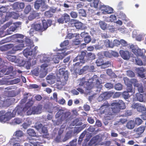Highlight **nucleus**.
Instances as JSON below:
<instances>
[{"mask_svg": "<svg viewBox=\"0 0 146 146\" xmlns=\"http://www.w3.org/2000/svg\"><path fill=\"white\" fill-rule=\"evenodd\" d=\"M104 60L101 58H99L97 59L96 62L97 65L98 66H102L104 64Z\"/></svg>", "mask_w": 146, "mask_h": 146, "instance_id": "obj_44", "label": "nucleus"}, {"mask_svg": "<svg viewBox=\"0 0 146 146\" xmlns=\"http://www.w3.org/2000/svg\"><path fill=\"white\" fill-rule=\"evenodd\" d=\"M104 43L106 46L108 47H113L111 46V45L112 44V42H110L108 39H106L105 40Z\"/></svg>", "mask_w": 146, "mask_h": 146, "instance_id": "obj_54", "label": "nucleus"}, {"mask_svg": "<svg viewBox=\"0 0 146 146\" xmlns=\"http://www.w3.org/2000/svg\"><path fill=\"white\" fill-rule=\"evenodd\" d=\"M99 139V136L96 135L92 137L89 142V145H92L94 144H96L98 142Z\"/></svg>", "mask_w": 146, "mask_h": 146, "instance_id": "obj_23", "label": "nucleus"}, {"mask_svg": "<svg viewBox=\"0 0 146 146\" xmlns=\"http://www.w3.org/2000/svg\"><path fill=\"white\" fill-rule=\"evenodd\" d=\"M42 108V105L38 104L36 106H34L32 108H30L27 111V115H31L32 114H38L41 112Z\"/></svg>", "mask_w": 146, "mask_h": 146, "instance_id": "obj_6", "label": "nucleus"}, {"mask_svg": "<svg viewBox=\"0 0 146 146\" xmlns=\"http://www.w3.org/2000/svg\"><path fill=\"white\" fill-rule=\"evenodd\" d=\"M124 82L125 84L127 86V90L129 92H133V86L130 82V80L127 78L124 79Z\"/></svg>", "mask_w": 146, "mask_h": 146, "instance_id": "obj_14", "label": "nucleus"}, {"mask_svg": "<svg viewBox=\"0 0 146 146\" xmlns=\"http://www.w3.org/2000/svg\"><path fill=\"white\" fill-rule=\"evenodd\" d=\"M31 6L30 5H27L25 8L24 12L25 14H28L30 12L31 10Z\"/></svg>", "mask_w": 146, "mask_h": 146, "instance_id": "obj_48", "label": "nucleus"}, {"mask_svg": "<svg viewBox=\"0 0 146 146\" xmlns=\"http://www.w3.org/2000/svg\"><path fill=\"white\" fill-rule=\"evenodd\" d=\"M5 111L4 110L0 111V121L1 122H5Z\"/></svg>", "mask_w": 146, "mask_h": 146, "instance_id": "obj_32", "label": "nucleus"}, {"mask_svg": "<svg viewBox=\"0 0 146 146\" xmlns=\"http://www.w3.org/2000/svg\"><path fill=\"white\" fill-rule=\"evenodd\" d=\"M114 93V92L112 91L104 92L99 96L98 100L99 102H101L104 100L108 99L113 95Z\"/></svg>", "mask_w": 146, "mask_h": 146, "instance_id": "obj_7", "label": "nucleus"}, {"mask_svg": "<svg viewBox=\"0 0 146 146\" xmlns=\"http://www.w3.org/2000/svg\"><path fill=\"white\" fill-rule=\"evenodd\" d=\"M16 42L20 43V44L13 46H12V45H11V47H12V49L9 51L11 53L15 54L16 51L22 50V48L25 47L24 44L23 43V40L17 39Z\"/></svg>", "mask_w": 146, "mask_h": 146, "instance_id": "obj_8", "label": "nucleus"}, {"mask_svg": "<svg viewBox=\"0 0 146 146\" xmlns=\"http://www.w3.org/2000/svg\"><path fill=\"white\" fill-rule=\"evenodd\" d=\"M136 96L138 101L142 102L144 100V96L143 94L139 93H137L136 94Z\"/></svg>", "mask_w": 146, "mask_h": 146, "instance_id": "obj_37", "label": "nucleus"}, {"mask_svg": "<svg viewBox=\"0 0 146 146\" xmlns=\"http://www.w3.org/2000/svg\"><path fill=\"white\" fill-rule=\"evenodd\" d=\"M33 101L32 98L31 99L29 100V101L26 104L25 106L23 108V110L25 111H26L27 110L28 111L30 108H31L30 107L33 106Z\"/></svg>", "mask_w": 146, "mask_h": 146, "instance_id": "obj_22", "label": "nucleus"}, {"mask_svg": "<svg viewBox=\"0 0 146 146\" xmlns=\"http://www.w3.org/2000/svg\"><path fill=\"white\" fill-rule=\"evenodd\" d=\"M134 122L135 125H139L141 124L143 122V121L140 118L137 117L135 119Z\"/></svg>", "mask_w": 146, "mask_h": 146, "instance_id": "obj_42", "label": "nucleus"}, {"mask_svg": "<svg viewBox=\"0 0 146 146\" xmlns=\"http://www.w3.org/2000/svg\"><path fill=\"white\" fill-rule=\"evenodd\" d=\"M80 41L78 38H76L73 41L72 44L74 45H78L80 44Z\"/></svg>", "mask_w": 146, "mask_h": 146, "instance_id": "obj_59", "label": "nucleus"}, {"mask_svg": "<svg viewBox=\"0 0 146 146\" xmlns=\"http://www.w3.org/2000/svg\"><path fill=\"white\" fill-rule=\"evenodd\" d=\"M92 39L91 38V37L90 36L88 35L87 36H86V37L84 38V41L85 42L87 43H88L89 42H90L91 40Z\"/></svg>", "mask_w": 146, "mask_h": 146, "instance_id": "obj_50", "label": "nucleus"}, {"mask_svg": "<svg viewBox=\"0 0 146 146\" xmlns=\"http://www.w3.org/2000/svg\"><path fill=\"white\" fill-rule=\"evenodd\" d=\"M114 88L117 90H121L122 89L123 86L121 84L118 83L115 85Z\"/></svg>", "mask_w": 146, "mask_h": 146, "instance_id": "obj_45", "label": "nucleus"}, {"mask_svg": "<svg viewBox=\"0 0 146 146\" xmlns=\"http://www.w3.org/2000/svg\"><path fill=\"white\" fill-rule=\"evenodd\" d=\"M56 11L55 9L51 8L48 11H47L45 12L44 15L47 17H51Z\"/></svg>", "mask_w": 146, "mask_h": 146, "instance_id": "obj_20", "label": "nucleus"}, {"mask_svg": "<svg viewBox=\"0 0 146 146\" xmlns=\"http://www.w3.org/2000/svg\"><path fill=\"white\" fill-rule=\"evenodd\" d=\"M2 69L0 71V78L2 77L4 75H8V74H5L6 71L7 70V67L5 66H3Z\"/></svg>", "mask_w": 146, "mask_h": 146, "instance_id": "obj_38", "label": "nucleus"}, {"mask_svg": "<svg viewBox=\"0 0 146 146\" xmlns=\"http://www.w3.org/2000/svg\"><path fill=\"white\" fill-rule=\"evenodd\" d=\"M34 29L36 31L40 32H42L43 31L42 25L41 23L36 24L34 25Z\"/></svg>", "mask_w": 146, "mask_h": 146, "instance_id": "obj_29", "label": "nucleus"}, {"mask_svg": "<svg viewBox=\"0 0 146 146\" xmlns=\"http://www.w3.org/2000/svg\"><path fill=\"white\" fill-rule=\"evenodd\" d=\"M99 24L101 28L103 30H105L107 28V24L104 22L100 21L99 22Z\"/></svg>", "mask_w": 146, "mask_h": 146, "instance_id": "obj_40", "label": "nucleus"}, {"mask_svg": "<svg viewBox=\"0 0 146 146\" xmlns=\"http://www.w3.org/2000/svg\"><path fill=\"white\" fill-rule=\"evenodd\" d=\"M63 20L65 23H67L70 20V17L69 15L66 13H64L62 15Z\"/></svg>", "mask_w": 146, "mask_h": 146, "instance_id": "obj_36", "label": "nucleus"}, {"mask_svg": "<svg viewBox=\"0 0 146 146\" xmlns=\"http://www.w3.org/2000/svg\"><path fill=\"white\" fill-rule=\"evenodd\" d=\"M145 129V127L144 126H141L135 129V131L136 134L138 135V136H139L143 132Z\"/></svg>", "mask_w": 146, "mask_h": 146, "instance_id": "obj_27", "label": "nucleus"}, {"mask_svg": "<svg viewBox=\"0 0 146 146\" xmlns=\"http://www.w3.org/2000/svg\"><path fill=\"white\" fill-rule=\"evenodd\" d=\"M27 134L30 136L35 137L36 136V132L33 129H29L27 130Z\"/></svg>", "mask_w": 146, "mask_h": 146, "instance_id": "obj_34", "label": "nucleus"}, {"mask_svg": "<svg viewBox=\"0 0 146 146\" xmlns=\"http://www.w3.org/2000/svg\"><path fill=\"white\" fill-rule=\"evenodd\" d=\"M99 9L104 10L103 13L104 14H111L113 13V9L111 7H107L104 5L100 6Z\"/></svg>", "mask_w": 146, "mask_h": 146, "instance_id": "obj_12", "label": "nucleus"}, {"mask_svg": "<svg viewBox=\"0 0 146 146\" xmlns=\"http://www.w3.org/2000/svg\"><path fill=\"white\" fill-rule=\"evenodd\" d=\"M80 15V16L85 17L86 16V11L83 9H80L79 12Z\"/></svg>", "mask_w": 146, "mask_h": 146, "instance_id": "obj_57", "label": "nucleus"}, {"mask_svg": "<svg viewBox=\"0 0 146 146\" xmlns=\"http://www.w3.org/2000/svg\"><path fill=\"white\" fill-rule=\"evenodd\" d=\"M74 26L77 29H82L83 24L81 22H78L74 23Z\"/></svg>", "mask_w": 146, "mask_h": 146, "instance_id": "obj_39", "label": "nucleus"}, {"mask_svg": "<svg viewBox=\"0 0 146 146\" xmlns=\"http://www.w3.org/2000/svg\"><path fill=\"white\" fill-rule=\"evenodd\" d=\"M24 55L26 57L28 56H31L33 53V51H32L31 47L29 48H27L23 51Z\"/></svg>", "mask_w": 146, "mask_h": 146, "instance_id": "obj_24", "label": "nucleus"}, {"mask_svg": "<svg viewBox=\"0 0 146 146\" xmlns=\"http://www.w3.org/2000/svg\"><path fill=\"white\" fill-rule=\"evenodd\" d=\"M129 92H128L127 91H125L123 92L122 93V96L125 99H127L129 98L130 96L129 94Z\"/></svg>", "mask_w": 146, "mask_h": 146, "instance_id": "obj_49", "label": "nucleus"}, {"mask_svg": "<svg viewBox=\"0 0 146 146\" xmlns=\"http://www.w3.org/2000/svg\"><path fill=\"white\" fill-rule=\"evenodd\" d=\"M110 21L111 22H114L116 20V17L114 15H112L110 16Z\"/></svg>", "mask_w": 146, "mask_h": 146, "instance_id": "obj_61", "label": "nucleus"}, {"mask_svg": "<svg viewBox=\"0 0 146 146\" xmlns=\"http://www.w3.org/2000/svg\"><path fill=\"white\" fill-rule=\"evenodd\" d=\"M68 72L67 71H65V68H60L57 74V77L59 78L61 84L64 85L66 84L68 78Z\"/></svg>", "mask_w": 146, "mask_h": 146, "instance_id": "obj_5", "label": "nucleus"}, {"mask_svg": "<svg viewBox=\"0 0 146 146\" xmlns=\"http://www.w3.org/2000/svg\"><path fill=\"white\" fill-rule=\"evenodd\" d=\"M27 140L34 146H36L38 144V142L36 141V140L32 138L31 137H27Z\"/></svg>", "mask_w": 146, "mask_h": 146, "instance_id": "obj_28", "label": "nucleus"}, {"mask_svg": "<svg viewBox=\"0 0 146 146\" xmlns=\"http://www.w3.org/2000/svg\"><path fill=\"white\" fill-rule=\"evenodd\" d=\"M111 108H110V104L106 101L99 109L100 113L101 115H105V117H110L114 114L119 113L121 109L125 108L124 102L122 100H119L118 102H113L111 104Z\"/></svg>", "mask_w": 146, "mask_h": 146, "instance_id": "obj_2", "label": "nucleus"}, {"mask_svg": "<svg viewBox=\"0 0 146 146\" xmlns=\"http://www.w3.org/2000/svg\"><path fill=\"white\" fill-rule=\"evenodd\" d=\"M12 123L14 124H19L22 123V119L19 118H16L13 120Z\"/></svg>", "mask_w": 146, "mask_h": 146, "instance_id": "obj_46", "label": "nucleus"}, {"mask_svg": "<svg viewBox=\"0 0 146 146\" xmlns=\"http://www.w3.org/2000/svg\"><path fill=\"white\" fill-rule=\"evenodd\" d=\"M21 63H20V65L21 66H24L25 65V67L27 69H29L31 66V63L29 61H25L24 60L20 61Z\"/></svg>", "mask_w": 146, "mask_h": 146, "instance_id": "obj_19", "label": "nucleus"}, {"mask_svg": "<svg viewBox=\"0 0 146 146\" xmlns=\"http://www.w3.org/2000/svg\"><path fill=\"white\" fill-rule=\"evenodd\" d=\"M132 107L134 109H136L137 110L143 113H146V108L145 106H142L141 104L136 103L132 105Z\"/></svg>", "mask_w": 146, "mask_h": 146, "instance_id": "obj_10", "label": "nucleus"}, {"mask_svg": "<svg viewBox=\"0 0 146 146\" xmlns=\"http://www.w3.org/2000/svg\"><path fill=\"white\" fill-rule=\"evenodd\" d=\"M12 114L11 112H8L7 113H5V120L6 121L8 120L9 119L11 118L12 117Z\"/></svg>", "mask_w": 146, "mask_h": 146, "instance_id": "obj_51", "label": "nucleus"}, {"mask_svg": "<svg viewBox=\"0 0 146 146\" xmlns=\"http://www.w3.org/2000/svg\"><path fill=\"white\" fill-rule=\"evenodd\" d=\"M12 7L14 9L19 11L20 9H23L25 7V4L23 2H16L13 4Z\"/></svg>", "mask_w": 146, "mask_h": 146, "instance_id": "obj_13", "label": "nucleus"}, {"mask_svg": "<svg viewBox=\"0 0 146 146\" xmlns=\"http://www.w3.org/2000/svg\"><path fill=\"white\" fill-rule=\"evenodd\" d=\"M11 44H8L3 45L0 47V50L2 51L7 50L11 48Z\"/></svg>", "mask_w": 146, "mask_h": 146, "instance_id": "obj_35", "label": "nucleus"}, {"mask_svg": "<svg viewBox=\"0 0 146 146\" xmlns=\"http://www.w3.org/2000/svg\"><path fill=\"white\" fill-rule=\"evenodd\" d=\"M77 139H74L70 142V146H76Z\"/></svg>", "mask_w": 146, "mask_h": 146, "instance_id": "obj_58", "label": "nucleus"}, {"mask_svg": "<svg viewBox=\"0 0 146 146\" xmlns=\"http://www.w3.org/2000/svg\"><path fill=\"white\" fill-rule=\"evenodd\" d=\"M133 61L135 60L137 64L139 66H142L143 65H145L146 64V56L145 57V58H144L143 61L144 62L143 64L142 61L141 60L138 58H136L135 57H133Z\"/></svg>", "mask_w": 146, "mask_h": 146, "instance_id": "obj_18", "label": "nucleus"}, {"mask_svg": "<svg viewBox=\"0 0 146 146\" xmlns=\"http://www.w3.org/2000/svg\"><path fill=\"white\" fill-rule=\"evenodd\" d=\"M69 44V41L68 40H66L62 43L60 44L61 47H63L67 46Z\"/></svg>", "mask_w": 146, "mask_h": 146, "instance_id": "obj_64", "label": "nucleus"}, {"mask_svg": "<svg viewBox=\"0 0 146 146\" xmlns=\"http://www.w3.org/2000/svg\"><path fill=\"white\" fill-rule=\"evenodd\" d=\"M85 80V77L79 80V86L77 88V90L81 94L84 93V91L87 92L88 90H90L94 87L100 89L102 88V80L96 75H94L88 81Z\"/></svg>", "mask_w": 146, "mask_h": 146, "instance_id": "obj_1", "label": "nucleus"}, {"mask_svg": "<svg viewBox=\"0 0 146 146\" xmlns=\"http://www.w3.org/2000/svg\"><path fill=\"white\" fill-rule=\"evenodd\" d=\"M74 135L72 131H69L67 132L64 138L62 139V141L63 142H65L69 139L71 138Z\"/></svg>", "mask_w": 146, "mask_h": 146, "instance_id": "obj_25", "label": "nucleus"}, {"mask_svg": "<svg viewBox=\"0 0 146 146\" xmlns=\"http://www.w3.org/2000/svg\"><path fill=\"white\" fill-rule=\"evenodd\" d=\"M24 134L23 132L20 130L16 131L13 134V136H15L16 137L12 138L11 139V142L12 141H15L16 140L17 141V142L20 141L21 140L19 139V138L23 136Z\"/></svg>", "mask_w": 146, "mask_h": 146, "instance_id": "obj_11", "label": "nucleus"}, {"mask_svg": "<svg viewBox=\"0 0 146 146\" xmlns=\"http://www.w3.org/2000/svg\"><path fill=\"white\" fill-rule=\"evenodd\" d=\"M111 65V62L109 61H107L104 62V64L102 65V67L104 68H106L109 67Z\"/></svg>", "mask_w": 146, "mask_h": 146, "instance_id": "obj_56", "label": "nucleus"}, {"mask_svg": "<svg viewBox=\"0 0 146 146\" xmlns=\"http://www.w3.org/2000/svg\"><path fill=\"white\" fill-rule=\"evenodd\" d=\"M127 76L130 77H134L135 76L134 73L131 70H129L127 71Z\"/></svg>", "mask_w": 146, "mask_h": 146, "instance_id": "obj_53", "label": "nucleus"}, {"mask_svg": "<svg viewBox=\"0 0 146 146\" xmlns=\"http://www.w3.org/2000/svg\"><path fill=\"white\" fill-rule=\"evenodd\" d=\"M96 55L92 52L88 53L85 57L86 62L93 60L95 58Z\"/></svg>", "mask_w": 146, "mask_h": 146, "instance_id": "obj_21", "label": "nucleus"}, {"mask_svg": "<svg viewBox=\"0 0 146 146\" xmlns=\"http://www.w3.org/2000/svg\"><path fill=\"white\" fill-rule=\"evenodd\" d=\"M99 0H94L93 2V6L95 8H98V6L99 4ZM102 6L101 5H100ZM100 5L99 6V7H100Z\"/></svg>", "mask_w": 146, "mask_h": 146, "instance_id": "obj_55", "label": "nucleus"}, {"mask_svg": "<svg viewBox=\"0 0 146 146\" xmlns=\"http://www.w3.org/2000/svg\"><path fill=\"white\" fill-rule=\"evenodd\" d=\"M135 125L134 121L130 120L127 123L126 126L128 129H131L134 128Z\"/></svg>", "mask_w": 146, "mask_h": 146, "instance_id": "obj_31", "label": "nucleus"}, {"mask_svg": "<svg viewBox=\"0 0 146 146\" xmlns=\"http://www.w3.org/2000/svg\"><path fill=\"white\" fill-rule=\"evenodd\" d=\"M13 70V67L12 66H10L8 68V71L6 72L5 74H10L12 72Z\"/></svg>", "mask_w": 146, "mask_h": 146, "instance_id": "obj_63", "label": "nucleus"}, {"mask_svg": "<svg viewBox=\"0 0 146 146\" xmlns=\"http://www.w3.org/2000/svg\"><path fill=\"white\" fill-rule=\"evenodd\" d=\"M136 70L137 73L140 77L143 78L145 77V75L143 72L145 71V70L143 67L137 68Z\"/></svg>", "mask_w": 146, "mask_h": 146, "instance_id": "obj_26", "label": "nucleus"}, {"mask_svg": "<svg viewBox=\"0 0 146 146\" xmlns=\"http://www.w3.org/2000/svg\"><path fill=\"white\" fill-rule=\"evenodd\" d=\"M119 53L122 58L124 59L128 60L129 59L130 55L128 51L121 50L120 51Z\"/></svg>", "mask_w": 146, "mask_h": 146, "instance_id": "obj_15", "label": "nucleus"}, {"mask_svg": "<svg viewBox=\"0 0 146 146\" xmlns=\"http://www.w3.org/2000/svg\"><path fill=\"white\" fill-rule=\"evenodd\" d=\"M120 44L123 46H125L128 45L127 42L123 39L120 40Z\"/></svg>", "mask_w": 146, "mask_h": 146, "instance_id": "obj_62", "label": "nucleus"}, {"mask_svg": "<svg viewBox=\"0 0 146 146\" xmlns=\"http://www.w3.org/2000/svg\"><path fill=\"white\" fill-rule=\"evenodd\" d=\"M89 66H84L83 68L81 69L79 72V74H81L86 71H89Z\"/></svg>", "mask_w": 146, "mask_h": 146, "instance_id": "obj_47", "label": "nucleus"}, {"mask_svg": "<svg viewBox=\"0 0 146 146\" xmlns=\"http://www.w3.org/2000/svg\"><path fill=\"white\" fill-rule=\"evenodd\" d=\"M71 113L69 111H67L64 112L62 110H59L57 112L55 115V117L56 118H59L60 116V121L58 123V122L57 121L56 122L57 124L59 125L62 123V121H65L66 122H68L70 121L72 119L71 116Z\"/></svg>", "mask_w": 146, "mask_h": 146, "instance_id": "obj_3", "label": "nucleus"}, {"mask_svg": "<svg viewBox=\"0 0 146 146\" xmlns=\"http://www.w3.org/2000/svg\"><path fill=\"white\" fill-rule=\"evenodd\" d=\"M86 126V125L84 124L82 126L79 127H75L73 131V135H77Z\"/></svg>", "mask_w": 146, "mask_h": 146, "instance_id": "obj_17", "label": "nucleus"}, {"mask_svg": "<svg viewBox=\"0 0 146 146\" xmlns=\"http://www.w3.org/2000/svg\"><path fill=\"white\" fill-rule=\"evenodd\" d=\"M8 9L7 7H2L0 10L1 13L0 14V17H1L0 21L1 22H4L8 21L14 14V13L7 12Z\"/></svg>", "mask_w": 146, "mask_h": 146, "instance_id": "obj_4", "label": "nucleus"}, {"mask_svg": "<svg viewBox=\"0 0 146 146\" xmlns=\"http://www.w3.org/2000/svg\"><path fill=\"white\" fill-rule=\"evenodd\" d=\"M105 86L106 88L110 89L113 88V84L110 83H107L105 84Z\"/></svg>", "mask_w": 146, "mask_h": 146, "instance_id": "obj_52", "label": "nucleus"}, {"mask_svg": "<svg viewBox=\"0 0 146 146\" xmlns=\"http://www.w3.org/2000/svg\"><path fill=\"white\" fill-rule=\"evenodd\" d=\"M130 81L131 84H133L135 87H139V85L138 81L136 79H132Z\"/></svg>", "mask_w": 146, "mask_h": 146, "instance_id": "obj_43", "label": "nucleus"}, {"mask_svg": "<svg viewBox=\"0 0 146 146\" xmlns=\"http://www.w3.org/2000/svg\"><path fill=\"white\" fill-rule=\"evenodd\" d=\"M72 125L73 126H77L80 125V120L78 118L75 119L72 122Z\"/></svg>", "mask_w": 146, "mask_h": 146, "instance_id": "obj_41", "label": "nucleus"}, {"mask_svg": "<svg viewBox=\"0 0 146 146\" xmlns=\"http://www.w3.org/2000/svg\"><path fill=\"white\" fill-rule=\"evenodd\" d=\"M51 22L50 21H46V20H43L42 21V24L43 31L45 30L48 27V26H50V24L49 23V22Z\"/></svg>", "mask_w": 146, "mask_h": 146, "instance_id": "obj_33", "label": "nucleus"}, {"mask_svg": "<svg viewBox=\"0 0 146 146\" xmlns=\"http://www.w3.org/2000/svg\"><path fill=\"white\" fill-rule=\"evenodd\" d=\"M10 52V51H9L6 52V58L9 61L12 62H15L16 59V56L11 55V54H13L10 53L11 52Z\"/></svg>", "mask_w": 146, "mask_h": 146, "instance_id": "obj_16", "label": "nucleus"}, {"mask_svg": "<svg viewBox=\"0 0 146 146\" xmlns=\"http://www.w3.org/2000/svg\"><path fill=\"white\" fill-rule=\"evenodd\" d=\"M86 55V52L82 51L81 52L80 54L78 55L73 60L74 62H76L80 60L82 64H84L86 62L85 57Z\"/></svg>", "mask_w": 146, "mask_h": 146, "instance_id": "obj_9", "label": "nucleus"}, {"mask_svg": "<svg viewBox=\"0 0 146 146\" xmlns=\"http://www.w3.org/2000/svg\"><path fill=\"white\" fill-rule=\"evenodd\" d=\"M132 113L131 110H127L124 113V115L126 117L131 115Z\"/></svg>", "mask_w": 146, "mask_h": 146, "instance_id": "obj_60", "label": "nucleus"}, {"mask_svg": "<svg viewBox=\"0 0 146 146\" xmlns=\"http://www.w3.org/2000/svg\"><path fill=\"white\" fill-rule=\"evenodd\" d=\"M39 16V14L38 13L33 12L28 16V19L29 20L31 21Z\"/></svg>", "mask_w": 146, "mask_h": 146, "instance_id": "obj_30", "label": "nucleus"}]
</instances>
